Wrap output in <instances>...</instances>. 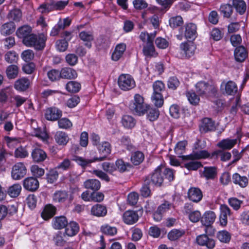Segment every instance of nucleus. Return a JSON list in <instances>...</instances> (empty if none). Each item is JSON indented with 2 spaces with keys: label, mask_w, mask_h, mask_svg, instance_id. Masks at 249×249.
<instances>
[{
  "label": "nucleus",
  "mask_w": 249,
  "mask_h": 249,
  "mask_svg": "<svg viewBox=\"0 0 249 249\" xmlns=\"http://www.w3.org/2000/svg\"><path fill=\"white\" fill-rule=\"evenodd\" d=\"M142 53L146 58L156 57L158 55L153 43L151 42H146L143 45Z\"/></svg>",
  "instance_id": "nucleus-18"
},
{
  "label": "nucleus",
  "mask_w": 249,
  "mask_h": 249,
  "mask_svg": "<svg viewBox=\"0 0 249 249\" xmlns=\"http://www.w3.org/2000/svg\"><path fill=\"white\" fill-rule=\"evenodd\" d=\"M26 171V168L23 162L17 163L12 168V177L16 180L20 179L25 176Z\"/></svg>",
  "instance_id": "nucleus-7"
},
{
  "label": "nucleus",
  "mask_w": 249,
  "mask_h": 249,
  "mask_svg": "<svg viewBox=\"0 0 249 249\" xmlns=\"http://www.w3.org/2000/svg\"><path fill=\"white\" fill-rule=\"evenodd\" d=\"M4 59L7 63H13L18 60V55L14 51H9L5 54Z\"/></svg>",
  "instance_id": "nucleus-64"
},
{
  "label": "nucleus",
  "mask_w": 249,
  "mask_h": 249,
  "mask_svg": "<svg viewBox=\"0 0 249 249\" xmlns=\"http://www.w3.org/2000/svg\"><path fill=\"white\" fill-rule=\"evenodd\" d=\"M196 92L199 96L205 97L215 95L217 92L216 87L205 81H199L195 86Z\"/></svg>",
  "instance_id": "nucleus-4"
},
{
  "label": "nucleus",
  "mask_w": 249,
  "mask_h": 249,
  "mask_svg": "<svg viewBox=\"0 0 249 249\" xmlns=\"http://www.w3.org/2000/svg\"><path fill=\"white\" fill-rule=\"evenodd\" d=\"M19 68L16 65H11L8 66L6 70L7 77L9 79H15L18 73Z\"/></svg>",
  "instance_id": "nucleus-43"
},
{
  "label": "nucleus",
  "mask_w": 249,
  "mask_h": 249,
  "mask_svg": "<svg viewBox=\"0 0 249 249\" xmlns=\"http://www.w3.org/2000/svg\"><path fill=\"white\" fill-rule=\"evenodd\" d=\"M215 218L216 215L213 212L207 211L202 216L201 222L203 225H212L215 221Z\"/></svg>",
  "instance_id": "nucleus-29"
},
{
  "label": "nucleus",
  "mask_w": 249,
  "mask_h": 249,
  "mask_svg": "<svg viewBox=\"0 0 249 249\" xmlns=\"http://www.w3.org/2000/svg\"><path fill=\"white\" fill-rule=\"evenodd\" d=\"M91 214L97 217H104L107 213L106 206L97 204L93 205L91 209Z\"/></svg>",
  "instance_id": "nucleus-25"
},
{
  "label": "nucleus",
  "mask_w": 249,
  "mask_h": 249,
  "mask_svg": "<svg viewBox=\"0 0 249 249\" xmlns=\"http://www.w3.org/2000/svg\"><path fill=\"white\" fill-rule=\"evenodd\" d=\"M16 26L13 22L10 21L3 24L0 29V33L3 36L12 34L15 31Z\"/></svg>",
  "instance_id": "nucleus-35"
},
{
  "label": "nucleus",
  "mask_w": 249,
  "mask_h": 249,
  "mask_svg": "<svg viewBox=\"0 0 249 249\" xmlns=\"http://www.w3.org/2000/svg\"><path fill=\"white\" fill-rule=\"evenodd\" d=\"M102 168L105 172L111 175H113V173L116 171L115 164L109 162L102 163Z\"/></svg>",
  "instance_id": "nucleus-61"
},
{
  "label": "nucleus",
  "mask_w": 249,
  "mask_h": 249,
  "mask_svg": "<svg viewBox=\"0 0 249 249\" xmlns=\"http://www.w3.org/2000/svg\"><path fill=\"white\" fill-rule=\"evenodd\" d=\"M126 50V45L124 43H120L116 45L114 51H113L111 58L113 61H117L119 60L123 56L124 51Z\"/></svg>",
  "instance_id": "nucleus-28"
},
{
  "label": "nucleus",
  "mask_w": 249,
  "mask_h": 249,
  "mask_svg": "<svg viewBox=\"0 0 249 249\" xmlns=\"http://www.w3.org/2000/svg\"><path fill=\"white\" fill-rule=\"evenodd\" d=\"M219 11L224 18H229L233 12V8L229 4H224L221 5Z\"/></svg>",
  "instance_id": "nucleus-51"
},
{
  "label": "nucleus",
  "mask_w": 249,
  "mask_h": 249,
  "mask_svg": "<svg viewBox=\"0 0 249 249\" xmlns=\"http://www.w3.org/2000/svg\"><path fill=\"white\" fill-rule=\"evenodd\" d=\"M221 87H224V92L230 95H234L237 91V86L232 81H229L227 83L223 82Z\"/></svg>",
  "instance_id": "nucleus-26"
},
{
  "label": "nucleus",
  "mask_w": 249,
  "mask_h": 249,
  "mask_svg": "<svg viewBox=\"0 0 249 249\" xmlns=\"http://www.w3.org/2000/svg\"><path fill=\"white\" fill-rule=\"evenodd\" d=\"M39 9L41 13H48L54 11L53 0H51L50 2L45 3L40 5Z\"/></svg>",
  "instance_id": "nucleus-54"
},
{
  "label": "nucleus",
  "mask_w": 249,
  "mask_h": 249,
  "mask_svg": "<svg viewBox=\"0 0 249 249\" xmlns=\"http://www.w3.org/2000/svg\"><path fill=\"white\" fill-rule=\"evenodd\" d=\"M74 160L83 168H85L87 166H89L91 163L96 161L97 159H95L94 157L91 159H86L81 157L76 156Z\"/></svg>",
  "instance_id": "nucleus-45"
},
{
  "label": "nucleus",
  "mask_w": 249,
  "mask_h": 249,
  "mask_svg": "<svg viewBox=\"0 0 249 249\" xmlns=\"http://www.w3.org/2000/svg\"><path fill=\"white\" fill-rule=\"evenodd\" d=\"M162 169L163 168L161 166L157 167L153 172L145 178L146 182H149L151 185L156 187L161 186L164 180Z\"/></svg>",
  "instance_id": "nucleus-5"
},
{
  "label": "nucleus",
  "mask_w": 249,
  "mask_h": 249,
  "mask_svg": "<svg viewBox=\"0 0 249 249\" xmlns=\"http://www.w3.org/2000/svg\"><path fill=\"white\" fill-rule=\"evenodd\" d=\"M64 234L61 231H58L54 235L53 240L56 246L63 247L65 245L66 241L64 239Z\"/></svg>",
  "instance_id": "nucleus-52"
},
{
  "label": "nucleus",
  "mask_w": 249,
  "mask_h": 249,
  "mask_svg": "<svg viewBox=\"0 0 249 249\" xmlns=\"http://www.w3.org/2000/svg\"><path fill=\"white\" fill-rule=\"evenodd\" d=\"M33 160L36 162H40L44 161L47 158L46 153L39 148H34L31 153Z\"/></svg>",
  "instance_id": "nucleus-22"
},
{
  "label": "nucleus",
  "mask_w": 249,
  "mask_h": 249,
  "mask_svg": "<svg viewBox=\"0 0 249 249\" xmlns=\"http://www.w3.org/2000/svg\"><path fill=\"white\" fill-rule=\"evenodd\" d=\"M65 88L69 92L76 93L81 89V85L75 81H70L67 83Z\"/></svg>",
  "instance_id": "nucleus-47"
},
{
  "label": "nucleus",
  "mask_w": 249,
  "mask_h": 249,
  "mask_svg": "<svg viewBox=\"0 0 249 249\" xmlns=\"http://www.w3.org/2000/svg\"><path fill=\"white\" fill-rule=\"evenodd\" d=\"M116 170H117L120 173H124L128 171V168H130L132 165L128 162H124L122 159H118L115 161Z\"/></svg>",
  "instance_id": "nucleus-44"
},
{
  "label": "nucleus",
  "mask_w": 249,
  "mask_h": 249,
  "mask_svg": "<svg viewBox=\"0 0 249 249\" xmlns=\"http://www.w3.org/2000/svg\"><path fill=\"white\" fill-rule=\"evenodd\" d=\"M232 5L240 15L244 14L246 12V3L243 0H232Z\"/></svg>",
  "instance_id": "nucleus-42"
},
{
  "label": "nucleus",
  "mask_w": 249,
  "mask_h": 249,
  "mask_svg": "<svg viewBox=\"0 0 249 249\" xmlns=\"http://www.w3.org/2000/svg\"><path fill=\"white\" fill-rule=\"evenodd\" d=\"M229 204L231 206L234 210H238L241 205L243 204V200L238 199L236 197H232L228 199Z\"/></svg>",
  "instance_id": "nucleus-63"
},
{
  "label": "nucleus",
  "mask_w": 249,
  "mask_h": 249,
  "mask_svg": "<svg viewBox=\"0 0 249 249\" xmlns=\"http://www.w3.org/2000/svg\"><path fill=\"white\" fill-rule=\"evenodd\" d=\"M99 153L102 155L100 157H95L97 161H103L107 159V156L110 154L111 145L108 142H104L99 144L97 146Z\"/></svg>",
  "instance_id": "nucleus-10"
},
{
  "label": "nucleus",
  "mask_w": 249,
  "mask_h": 249,
  "mask_svg": "<svg viewBox=\"0 0 249 249\" xmlns=\"http://www.w3.org/2000/svg\"><path fill=\"white\" fill-rule=\"evenodd\" d=\"M184 233L183 230L173 229L168 233V238L171 241H175L182 237Z\"/></svg>",
  "instance_id": "nucleus-53"
},
{
  "label": "nucleus",
  "mask_w": 249,
  "mask_h": 249,
  "mask_svg": "<svg viewBox=\"0 0 249 249\" xmlns=\"http://www.w3.org/2000/svg\"><path fill=\"white\" fill-rule=\"evenodd\" d=\"M186 96L191 104L194 106H196L198 104L200 99L195 92L193 91H188Z\"/></svg>",
  "instance_id": "nucleus-59"
},
{
  "label": "nucleus",
  "mask_w": 249,
  "mask_h": 249,
  "mask_svg": "<svg viewBox=\"0 0 249 249\" xmlns=\"http://www.w3.org/2000/svg\"><path fill=\"white\" fill-rule=\"evenodd\" d=\"M218 156L220 157V160L222 161L229 160L231 158V154L229 152H224L222 150H217L212 153L211 159H216Z\"/></svg>",
  "instance_id": "nucleus-38"
},
{
  "label": "nucleus",
  "mask_w": 249,
  "mask_h": 249,
  "mask_svg": "<svg viewBox=\"0 0 249 249\" xmlns=\"http://www.w3.org/2000/svg\"><path fill=\"white\" fill-rule=\"evenodd\" d=\"M47 36L44 33L32 34L31 37L28 39L25 46L33 47L36 51H42L46 46Z\"/></svg>",
  "instance_id": "nucleus-2"
},
{
  "label": "nucleus",
  "mask_w": 249,
  "mask_h": 249,
  "mask_svg": "<svg viewBox=\"0 0 249 249\" xmlns=\"http://www.w3.org/2000/svg\"><path fill=\"white\" fill-rule=\"evenodd\" d=\"M79 37L83 42L85 45L89 48L91 47V41L94 39L92 33L90 32L82 31L79 34Z\"/></svg>",
  "instance_id": "nucleus-27"
},
{
  "label": "nucleus",
  "mask_w": 249,
  "mask_h": 249,
  "mask_svg": "<svg viewBox=\"0 0 249 249\" xmlns=\"http://www.w3.org/2000/svg\"><path fill=\"white\" fill-rule=\"evenodd\" d=\"M144 159V155L143 152L140 151H136L131 154L130 160L135 165L141 164Z\"/></svg>",
  "instance_id": "nucleus-39"
},
{
  "label": "nucleus",
  "mask_w": 249,
  "mask_h": 249,
  "mask_svg": "<svg viewBox=\"0 0 249 249\" xmlns=\"http://www.w3.org/2000/svg\"><path fill=\"white\" fill-rule=\"evenodd\" d=\"M17 212V207L14 205H9L7 207L0 205V221L3 219L6 215H12Z\"/></svg>",
  "instance_id": "nucleus-21"
},
{
  "label": "nucleus",
  "mask_w": 249,
  "mask_h": 249,
  "mask_svg": "<svg viewBox=\"0 0 249 249\" xmlns=\"http://www.w3.org/2000/svg\"><path fill=\"white\" fill-rule=\"evenodd\" d=\"M23 185L26 190L31 192H34L38 188L39 183L36 178L29 177L24 179Z\"/></svg>",
  "instance_id": "nucleus-17"
},
{
  "label": "nucleus",
  "mask_w": 249,
  "mask_h": 249,
  "mask_svg": "<svg viewBox=\"0 0 249 249\" xmlns=\"http://www.w3.org/2000/svg\"><path fill=\"white\" fill-rule=\"evenodd\" d=\"M121 122L123 125L126 128H131L133 127L136 124V121L134 118L128 115H124L123 116Z\"/></svg>",
  "instance_id": "nucleus-46"
},
{
  "label": "nucleus",
  "mask_w": 249,
  "mask_h": 249,
  "mask_svg": "<svg viewBox=\"0 0 249 249\" xmlns=\"http://www.w3.org/2000/svg\"><path fill=\"white\" fill-rule=\"evenodd\" d=\"M199 128L201 133L214 131L215 129V122L210 118H204L202 119Z\"/></svg>",
  "instance_id": "nucleus-9"
},
{
  "label": "nucleus",
  "mask_w": 249,
  "mask_h": 249,
  "mask_svg": "<svg viewBox=\"0 0 249 249\" xmlns=\"http://www.w3.org/2000/svg\"><path fill=\"white\" fill-rule=\"evenodd\" d=\"M180 49L187 58H190L195 53V47L193 43H181L180 45Z\"/></svg>",
  "instance_id": "nucleus-23"
},
{
  "label": "nucleus",
  "mask_w": 249,
  "mask_h": 249,
  "mask_svg": "<svg viewBox=\"0 0 249 249\" xmlns=\"http://www.w3.org/2000/svg\"><path fill=\"white\" fill-rule=\"evenodd\" d=\"M232 181L241 187H246L249 183L248 178L246 176H241L238 173H235L232 175Z\"/></svg>",
  "instance_id": "nucleus-32"
},
{
  "label": "nucleus",
  "mask_w": 249,
  "mask_h": 249,
  "mask_svg": "<svg viewBox=\"0 0 249 249\" xmlns=\"http://www.w3.org/2000/svg\"><path fill=\"white\" fill-rule=\"evenodd\" d=\"M212 154H210L206 150H199L197 151H193V152L187 156H182L183 160H196L200 159H206L209 157L211 158Z\"/></svg>",
  "instance_id": "nucleus-20"
},
{
  "label": "nucleus",
  "mask_w": 249,
  "mask_h": 249,
  "mask_svg": "<svg viewBox=\"0 0 249 249\" xmlns=\"http://www.w3.org/2000/svg\"><path fill=\"white\" fill-rule=\"evenodd\" d=\"M8 16L10 19L16 22H18L21 18L22 13L19 9H16L11 10L8 14Z\"/></svg>",
  "instance_id": "nucleus-62"
},
{
  "label": "nucleus",
  "mask_w": 249,
  "mask_h": 249,
  "mask_svg": "<svg viewBox=\"0 0 249 249\" xmlns=\"http://www.w3.org/2000/svg\"><path fill=\"white\" fill-rule=\"evenodd\" d=\"M187 196L189 199L194 202H198L202 198L201 190L197 187H191L188 191Z\"/></svg>",
  "instance_id": "nucleus-16"
},
{
  "label": "nucleus",
  "mask_w": 249,
  "mask_h": 249,
  "mask_svg": "<svg viewBox=\"0 0 249 249\" xmlns=\"http://www.w3.org/2000/svg\"><path fill=\"white\" fill-rule=\"evenodd\" d=\"M237 143L236 139H224L219 142L217 145L223 150L231 149Z\"/></svg>",
  "instance_id": "nucleus-36"
},
{
  "label": "nucleus",
  "mask_w": 249,
  "mask_h": 249,
  "mask_svg": "<svg viewBox=\"0 0 249 249\" xmlns=\"http://www.w3.org/2000/svg\"><path fill=\"white\" fill-rule=\"evenodd\" d=\"M183 23V19L182 17L179 16L172 17L169 19V25L172 28H176L180 26Z\"/></svg>",
  "instance_id": "nucleus-60"
},
{
  "label": "nucleus",
  "mask_w": 249,
  "mask_h": 249,
  "mask_svg": "<svg viewBox=\"0 0 249 249\" xmlns=\"http://www.w3.org/2000/svg\"><path fill=\"white\" fill-rule=\"evenodd\" d=\"M32 29L29 25H23L17 30L16 34L18 37L22 39V43L25 45L28 39L31 37Z\"/></svg>",
  "instance_id": "nucleus-8"
},
{
  "label": "nucleus",
  "mask_w": 249,
  "mask_h": 249,
  "mask_svg": "<svg viewBox=\"0 0 249 249\" xmlns=\"http://www.w3.org/2000/svg\"><path fill=\"white\" fill-rule=\"evenodd\" d=\"M217 169L215 167H205L202 173V176L207 180L214 179L217 176Z\"/></svg>",
  "instance_id": "nucleus-31"
},
{
  "label": "nucleus",
  "mask_w": 249,
  "mask_h": 249,
  "mask_svg": "<svg viewBox=\"0 0 249 249\" xmlns=\"http://www.w3.org/2000/svg\"><path fill=\"white\" fill-rule=\"evenodd\" d=\"M31 82L26 77H22L17 80L14 83V88L18 91L24 92L30 88Z\"/></svg>",
  "instance_id": "nucleus-15"
},
{
  "label": "nucleus",
  "mask_w": 249,
  "mask_h": 249,
  "mask_svg": "<svg viewBox=\"0 0 249 249\" xmlns=\"http://www.w3.org/2000/svg\"><path fill=\"white\" fill-rule=\"evenodd\" d=\"M84 184L86 188L94 191L98 190L101 187L100 181L96 179H88L84 182Z\"/></svg>",
  "instance_id": "nucleus-40"
},
{
  "label": "nucleus",
  "mask_w": 249,
  "mask_h": 249,
  "mask_svg": "<svg viewBox=\"0 0 249 249\" xmlns=\"http://www.w3.org/2000/svg\"><path fill=\"white\" fill-rule=\"evenodd\" d=\"M61 78L71 79L75 78L77 76L76 71L71 68H64L60 71Z\"/></svg>",
  "instance_id": "nucleus-33"
},
{
  "label": "nucleus",
  "mask_w": 249,
  "mask_h": 249,
  "mask_svg": "<svg viewBox=\"0 0 249 249\" xmlns=\"http://www.w3.org/2000/svg\"><path fill=\"white\" fill-rule=\"evenodd\" d=\"M56 208L51 204L45 206L43 211L41 213V216L43 219L48 220L52 217L55 213Z\"/></svg>",
  "instance_id": "nucleus-34"
},
{
  "label": "nucleus",
  "mask_w": 249,
  "mask_h": 249,
  "mask_svg": "<svg viewBox=\"0 0 249 249\" xmlns=\"http://www.w3.org/2000/svg\"><path fill=\"white\" fill-rule=\"evenodd\" d=\"M68 221L66 217H56L53 221V227L55 229H61L66 227Z\"/></svg>",
  "instance_id": "nucleus-48"
},
{
  "label": "nucleus",
  "mask_w": 249,
  "mask_h": 249,
  "mask_svg": "<svg viewBox=\"0 0 249 249\" xmlns=\"http://www.w3.org/2000/svg\"><path fill=\"white\" fill-rule=\"evenodd\" d=\"M47 76L51 81L55 82L61 78V73L58 70L52 69L47 72Z\"/></svg>",
  "instance_id": "nucleus-57"
},
{
  "label": "nucleus",
  "mask_w": 249,
  "mask_h": 249,
  "mask_svg": "<svg viewBox=\"0 0 249 249\" xmlns=\"http://www.w3.org/2000/svg\"><path fill=\"white\" fill-rule=\"evenodd\" d=\"M146 112H147V119L150 121L156 120L160 115V112L158 109L155 108H150L149 106Z\"/></svg>",
  "instance_id": "nucleus-58"
},
{
  "label": "nucleus",
  "mask_w": 249,
  "mask_h": 249,
  "mask_svg": "<svg viewBox=\"0 0 249 249\" xmlns=\"http://www.w3.org/2000/svg\"><path fill=\"white\" fill-rule=\"evenodd\" d=\"M139 219L137 212L131 210L125 211L123 215V220L127 225H133L136 223Z\"/></svg>",
  "instance_id": "nucleus-14"
},
{
  "label": "nucleus",
  "mask_w": 249,
  "mask_h": 249,
  "mask_svg": "<svg viewBox=\"0 0 249 249\" xmlns=\"http://www.w3.org/2000/svg\"><path fill=\"white\" fill-rule=\"evenodd\" d=\"M69 195L65 191H58L53 195V200L59 203H63L68 198Z\"/></svg>",
  "instance_id": "nucleus-41"
},
{
  "label": "nucleus",
  "mask_w": 249,
  "mask_h": 249,
  "mask_svg": "<svg viewBox=\"0 0 249 249\" xmlns=\"http://www.w3.org/2000/svg\"><path fill=\"white\" fill-rule=\"evenodd\" d=\"M29 153L26 147H18L14 152V156L16 158L23 159L27 157Z\"/></svg>",
  "instance_id": "nucleus-55"
},
{
  "label": "nucleus",
  "mask_w": 249,
  "mask_h": 249,
  "mask_svg": "<svg viewBox=\"0 0 249 249\" xmlns=\"http://www.w3.org/2000/svg\"><path fill=\"white\" fill-rule=\"evenodd\" d=\"M21 186L19 184H15L10 186L8 190V194L12 197L18 196L21 191Z\"/></svg>",
  "instance_id": "nucleus-56"
},
{
  "label": "nucleus",
  "mask_w": 249,
  "mask_h": 249,
  "mask_svg": "<svg viewBox=\"0 0 249 249\" xmlns=\"http://www.w3.org/2000/svg\"><path fill=\"white\" fill-rule=\"evenodd\" d=\"M79 231V226L77 223L71 221L66 226L65 233L69 236L75 235Z\"/></svg>",
  "instance_id": "nucleus-30"
},
{
  "label": "nucleus",
  "mask_w": 249,
  "mask_h": 249,
  "mask_svg": "<svg viewBox=\"0 0 249 249\" xmlns=\"http://www.w3.org/2000/svg\"><path fill=\"white\" fill-rule=\"evenodd\" d=\"M72 167V164L71 160L68 159H64L62 161L58 164L55 168L62 171H68Z\"/></svg>",
  "instance_id": "nucleus-49"
},
{
  "label": "nucleus",
  "mask_w": 249,
  "mask_h": 249,
  "mask_svg": "<svg viewBox=\"0 0 249 249\" xmlns=\"http://www.w3.org/2000/svg\"><path fill=\"white\" fill-rule=\"evenodd\" d=\"M62 115V111L55 107H51L47 108L45 113V118L47 120L51 121L58 120Z\"/></svg>",
  "instance_id": "nucleus-12"
},
{
  "label": "nucleus",
  "mask_w": 249,
  "mask_h": 249,
  "mask_svg": "<svg viewBox=\"0 0 249 249\" xmlns=\"http://www.w3.org/2000/svg\"><path fill=\"white\" fill-rule=\"evenodd\" d=\"M148 107V106L144 102L143 97L139 94L134 95V100L129 104V108L133 113L139 116L144 115Z\"/></svg>",
  "instance_id": "nucleus-3"
},
{
  "label": "nucleus",
  "mask_w": 249,
  "mask_h": 249,
  "mask_svg": "<svg viewBox=\"0 0 249 249\" xmlns=\"http://www.w3.org/2000/svg\"><path fill=\"white\" fill-rule=\"evenodd\" d=\"M56 170L55 168L51 169L46 173V179L48 183L53 184L57 180L58 178V173Z\"/></svg>",
  "instance_id": "nucleus-50"
},
{
  "label": "nucleus",
  "mask_w": 249,
  "mask_h": 249,
  "mask_svg": "<svg viewBox=\"0 0 249 249\" xmlns=\"http://www.w3.org/2000/svg\"><path fill=\"white\" fill-rule=\"evenodd\" d=\"M55 142L60 145H66L69 141L68 134L63 131H58L54 135Z\"/></svg>",
  "instance_id": "nucleus-37"
},
{
  "label": "nucleus",
  "mask_w": 249,
  "mask_h": 249,
  "mask_svg": "<svg viewBox=\"0 0 249 249\" xmlns=\"http://www.w3.org/2000/svg\"><path fill=\"white\" fill-rule=\"evenodd\" d=\"M197 243L201 246H205L208 249H213L215 245V241L206 234L197 236L196 238Z\"/></svg>",
  "instance_id": "nucleus-11"
},
{
  "label": "nucleus",
  "mask_w": 249,
  "mask_h": 249,
  "mask_svg": "<svg viewBox=\"0 0 249 249\" xmlns=\"http://www.w3.org/2000/svg\"><path fill=\"white\" fill-rule=\"evenodd\" d=\"M118 85L121 89L128 91L136 86L133 77L129 74H121L118 78Z\"/></svg>",
  "instance_id": "nucleus-6"
},
{
  "label": "nucleus",
  "mask_w": 249,
  "mask_h": 249,
  "mask_svg": "<svg viewBox=\"0 0 249 249\" xmlns=\"http://www.w3.org/2000/svg\"><path fill=\"white\" fill-rule=\"evenodd\" d=\"M231 214V210L227 205L222 204L220 205L219 221L221 226H225L227 224L228 216H230Z\"/></svg>",
  "instance_id": "nucleus-19"
},
{
  "label": "nucleus",
  "mask_w": 249,
  "mask_h": 249,
  "mask_svg": "<svg viewBox=\"0 0 249 249\" xmlns=\"http://www.w3.org/2000/svg\"><path fill=\"white\" fill-rule=\"evenodd\" d=\"M234 56L237 62H242L248 56V52L244 46H240L235 49Z\"/></svg>",
  "instance_id": "nucleus-24"
},
{
  "label": "nucleus",
  "mask_w": 249,
  "mask_h": 249,
  "mask_svg": "<svg viewBox=\"0 0 249 249\" xmlns=\"http://www.w3.org/2000/svg\"><path fill=\"white\" fill-rule=\"evenodd\" d=\"M184 36L187 39L194 40L197 36L196 25L193 23L186 24L184 27Z\"/></svg>",
  "instance_id": "nucleus-13"
},
{
  "label": "nucleus",
  "mask_w": 249,
  "mask_h": 249,
  "mask_svg": "<svg viewBox=\"0 0 249 249\" xmlns=\"http://www.w3.org/2000/svg\"><path fill=\"white\" fill-rule=\"evenodd\" d=\"M153 89L152 102L156 107H160L164 103L162 92L165 90L164 84L161 81H156L153 84Z\"/></svg>",
  "instance_id": "nucleus-1"
}]
</instances>
